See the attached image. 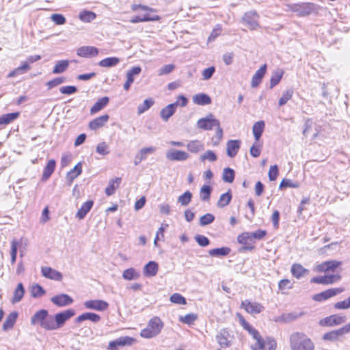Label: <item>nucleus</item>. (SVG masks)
Instances as JSON below:
<instances>
[{"label":"nucleus","mask_w":350,"mask_h":350,"mask_svg":"<svg viewBox=\"0 0 350 350\" xmlns=\"http://www.w3.org/2000/svg\"><path fill=\"white\" fill-rule=\"evenodd\" d=\"M177 106L178 102H175L163 108L160 111V116L163 120L167 122L169 118L175 113Z\"/></svg>","instance_id":"aec40b11"},{"label":"nucleus","mask_w":350,"mask_h":350,"mask_svg":"<svg viewBox=\"0 0 350 350\" xmlns=\"http://www.w3.org/2000/svg\"><path fill=\"white\" fill-rule=\"evenodd\" d=\"M77 54L82 57L91 58L98 54V49L94 46H83L77 49Z\"/></svg>","instance_id":"f3484780"},{"label":"nucleus","mask_w":350,"mask_h":350,"mask_svg":"<svg viewBox=\"0 0 350 350\" xmlns=\"http://www.w3.org/2000/svg\"><path fill=\"white\" fill-rule=\"evenodd\" d=\"M100 317L93 312H85L77 317L75 319V322L81 323L85 320H90L93 323H98L100 320Z\"/></svg>","instance_id":"a878e982"},{"label":"nucleus","mask_w":350,"mask_h":350,"mask_svg":"<svg viewBox=\"0 0 350 350\" xmlns=\"http://www.w3.org/2000/svg\"><path fill=\"white\" fill-rule=\"evenodd\" d=\"M335 309L337 310H345L350 308V297L347 299L341 301L336 302L334 306Z\"/></svg>","instance_id":"774afa93"},{"label":"nucleus","mask_w":350,"mask_h":350,"mask_svg":"<svg viewBox=\"0 0 350 350\" xmlns=\"http://www.w3.org/2000/svg\"><path fill=\"white\" fill-rule=\"evenodd\" d=\"M93 204L94 202L92 200H88L83 203L81 207L77 212L76 217L79 219H83L87 213L92 209Z\"/></svg>","instance_id":"bb28decb"},{"label":"nucleus","mask_w":350,"mask_h":350,"mask_svg":"<svg viewBox=\"0 0 350 350\" xmlns=\"http://www.w3.org/2000/svg\"><path fill=\"white\" fill-rule=\"evenodd\" d=\"M219 122L218 120L215 118L213 114L209 113L206 117L198 120L197 126L205 131H210L215 126H219Z\"/></svg>","instance_id":"20e7f679"},{"label":"nucleus","mask_w":350,"mask_h":350,"mask_svg":"<svg viewBox=\"0 0 350 350\" xmlns=\"http://www.w3.org/2000/svg\"><path fill=\"white\" fill-rule=\"evenodd\" d=\"M232 196L230 190L220 196L219 199L217 203L218 207L224 208L229 204L232 200Z\"/></svg>","instance_id":"37998d69"},{"label":"nucleus","mask_w":350,"mask_h":350,"mask_svg":"<svg viewBox=\"0 0 350 350\" xmlns=\"http://www.w3.org/2000/svg\"><path fill=\"white\" fill-rule=\"evenodd\" d=\"M120 59L118 57H110L102 59L98 62V64L100 67L110 68L116 66L120 62Z\"/></svg>","instance_id":"a19ab883"},{"label":"nucleus","mask_w":350,"mask_h":350,"mask_svg":"<svg viewBox=\"0 0 350 350\" xmlns=\"http://www.w3.org/2000/svg\"><path fill=\"white\" fill-rule=\"evenodd\" d=\"M192 193L189 191H186L183 194L180 195L177 200L178 203L182 206H187L191 201Z\"/></svg>","instance_id":"5fc2aeb1"},{"label":"nucleus","mask_w":350,"mask_h":350,"mask_svg":"<svg viewBox=\"0 0 350 350\" xmlns=\"http://www.w3.org/2000/svg\"><path fill=\"white\" fill-rule=\"evenodd\" d=\"M345 291L344 288H329L314 295L313 299L317 301H325L332 297L338 295Z\"/></svg>","instance_id":"1a4fd4ad"},{"label":"nucleus","mask_w":350,"mask_h":350,"mask_svg":"<svg viewBox=\"0 0 350 350\" xmlns=\"http://www.w3.org/2000/svg\"><path fill=\"white\" fill-rule=\"evenodd\" d=\"M240 321L244 329L248 331L255 340L261 337L259 332L250 325L243 318H241Z\"/></svg>","instance_id":"c03bdc74"},{"label":"nucleus","mask_w":350,"mask_h":350,"mask_svg":"<svg viewBox=\"0 0 350 350\" xmlns=\"http://www.w3.org/2000/svg\"><path fill=\"white\" fill-rule=\"evenodd\" d=\"M267 71V64H263L260 68L254 73L252 78L251 86L252 88L257 87L262 81L263 77Z\"/></svg>","instance_id":"412c9836"},{"label":"nucleus","mask_w":350,"mask_h":350,"mask_svg":"<svg viewBox=\"0 0 350 350\" xmlns=\"http://www.w3.org/2000/svg\"><path fill=\"white\" fill-rule=\"evenodd\" d=\"M284 75L283 70L280 69H277L275 70L271 77L270 79V88H273L276 85H278L281 81L282 76Z\"/></svg>","instance_id":"a18cd8bd"},{"label":"nucleus","mask_w":350,"mask_h":350,"mask_svg":"<svg viewBox=\"0 0 350 350\" xmlns=\"http://www.w3.org/2000/svg\"><path fill=\"white\" fill-rule=\"evenodd\" d=\"M135 339L130 336H122L117 338L115 340L111 341L109 344V347H117L118 346H126V345H131Z\"/></svg>","instance_id":"5701e85b"},{"label":"nucleus","mask_w":350,"mask_h":350,"mask_svg":"<svg viewBox=\"0 0 350 350\" xmlns=\"http://www.w3.org/2000/svg\"><path fill=\"white\" fill-rule=\"evenodd\" d=\"M342 262L338 260H328L325 261L321 265H318V270L319 271H334L337 267H338Z\"/></svg>","instance_id":"4be33fe9"},{"label":"nucleus","mask_w":350,"mask_h":350,"mask_svg":"<svg viewBox=\"0 0 350 350\" xmlns=\"http://www.w3.org/2000/svg\"><path fill=\"white\" fill-rule=\"evenodd\" d=\"M215 220V216L211 213H206L200 218L199 224L201 226H204L213 223Z\"/></svg>","instance_id":"4d7b16f0"},{"label":"nucleus","mask_w":350,"mask_h":350,"mask_svg":"<svg viewBox=\"0 0 350 350\" xmlns=\"http://www.w3.org/2000/svg\"><path fill=\"white\" fill-rule=\"evenodd\" d=\"M82 172V165L81 163H78L73 169L69 171L66 174V179L71 184L73 180L79 176Z\"/></svg>","instance_id":"c9c22d12"},{"label":"nucleus","mask_w":350,"mask_h":350,"mask_svg":"<svg viewBox=\"0 0 350 350\" xmlns=\"http://www.w3.org/2000/svg\"><path fill=\"white\" fill-rule=\"evenodd\" d=\"M17 317L18 313L16 312L10 313L3 324V330L7 331L12 329L16 323Z\"/></svg>","instance_id":"72a5a7b5"},{"label":"nucleus","mask_w":350,"mask_h":350,"mask_svg":"<svg viewBox=\"0 0 350 350\" xmlns=\"http://www.w3.org/2000/svg\"><path fill=\"white\" fill-rule=\"evenodd\" d=\"M75 314V312L73 309H68L63 312L57 313L54 317L55 319V325L57 328L62 327L69 319L72 317Z\"/></svg>","instance_id":"9b49d317"},{"label":"nucleus","mask_w":350,"mask_h":350,"mask_svg":"<svg viewBox=\"0 0 350 350\" xmlns=\"http://www.w3.org/2000/svg\"><path fill=\"white\" fill-rule=\"evenodd\" d=\"M170 300L171 302L177 304H186L187 303L185 298L179 293H174L172 295Z\"/></svg>","instance_id":"69168bd1"},{"label":"nucleus","mask_w":350,"mask_h":350,"mask_svg":"<svg viewBox=\"0 0 350 350\" xmlns=\"http://www.w3.org/2000/svg\"><path fill=\"white\" fill-rule=\"evenodd\" d=\"M230 333L227 329L220 330L215 336L217 343L221 348H228L232 345L229 340Z\"/></svg>","instance_id":"ddd939ff"},{"label":"nucleus","mask_w":350,"mask_h":350,"mask_svg":"<svg viewBox=\"0 0 350 350\" xmlns=\"http://www.w3.org/2000/svg\"><path fill=\"white\" fill-rule=\"evenodd\" d=\"M288 10L297 13L299 16H306L317 10V5L314 3L304 2L299 3H288Z\"/></svg>","instance_id":"7ed1b4c3"},{"label":"nucleus","mask_w":350,"mask_h":350,"mask_svg":"<svg viewBox=\"0 0 350 350\" xmlns=\"http://www.w3.org/2000/svg\"><path fill=\"white\" fill-rule=\"evenodd\" d=\"M256 344L253 350H275L276 348V341L273 338H267L265 340L262 337L256 340Z\"/></svg>","instance_id":"39448f33"},{"label":"nucleus","mask_w":350,"mask_h":350,"mask_svg":"<svg viewBox=\"0 0 350 350\" xmlns=\"http://www.w3.org/2000/svg\"><path fill=\"white\" fill-rule=\"evenodd\" d=\"M258 14L255 10H250L245 13L242 17V22L245 23L252 29H256L258 27Z\"/></svg>","instance_id":"423d86ee"},{"label":"nucleus","mask_w":350,"mask_h":350,"mask_svg":"<svg viewBox=\"0 0 350 350\" xmlns=\"http://www.w3.org/2000/svg\"><path fill=\"white\" fill-rule=\"evenodd\" d=\"M163 323L160 318H152L146 328L141 331L140 336L145 338H151L157 336L161 331Z\"/></svg>","instance_id":"f03ea898"},{"label":"nucleus","mask_w":350,"mask_h":350,"mask_svg":"<svg viewBox=\"0 0 350 350\" xmlns=\"http://www.w3.org/2000/svg\"><path fill=\"white\" fill-rule=\"evenodd\" d=\"M241 146L240 140H228L226 144V152L228 157L233 158L234 157Z\"/></svg>","instance_id":"6ab92c4d"},{"label":"nucleus","mask_w":350,"mask_h":350,"mask_svg":"<svg viewBox=\"0 0 350 350\" xmlns=\"http://www.w3.org/2000/svg\"><path fill=\"white\" fill-rule=\"evenodd\" d=\"M211 97L204 93L197 94L193 97V102L198 105H206L211 103Z\"/></svg>","instance_id":"7c9ffc66"},{"label":"nucleus","mask_w":350,"mask_h":350,"mask_svg":"<svg viewBox=\"0 0 350 350\" xmlns=\"http://www.w3.org/2000/svg\"><path fill=\"white\" fill-rule=\"evenodd\" d=\"M21 244L22 240H16L14 239L11 241L10 262L12 265L16 262L18 249L21 247Z\"/></svg>","instance_id":"e433bc0d"},{"label":"nucleus","mask_w":350,"mask_h":350,"mask_svg":"<svg viewBox=\"0 0 350 350\" xmlns=\"http://www.w3.org/2000/svg\"><path fill=\"white\" fill-rule=\"evenodd\" d=\"M41 273L42 276L50 280L60 282L63 278V275L61 272L49 267H42L41 268Z\"/></svg>","instance_id":"2eb2a0df"},{"label":"nucleus","mask_w":350,"mask_h":350,"mask_svg":"<svg viewBox=\"0 0 350 350\" xmlns=\"http://www.w3.org/2000/svg\"><path fill=\"white\" fill-rule=\"evenodd\" d=\"M48 314L49 312L45 309H41L37 311L31 318V325H39L42 327Z\"/></svg>","instance_id":"a211bd4d"},{"label":"nucleus","mask_w":350,"mask_h":350,"mask_svg":"<svg viewBox=\"0 0 350 350\" xmlns=\"http://www.w3.org/2000/svg\"><path fill=\"white\" fill-rule=\"evenodd\" d=\"M265 122L260 120L255 122L252 126V132L256 141H258L265 129Z\"/></svg>","instance_id":"473e14b6"},{"label":"nucleus","mask_w":350,"mask_h":350,"mask_svg":"<svg viewBox=\"0 0 350 350\" xmlns=\"http://www.w3.org/2000/svg\"><path fill=\"white\" fill-rule=\"evenodd\" d=\"M293 90L290 89L283 92L282 97L279 99L278 104L280 106L284 105L293 96Z\"/></svg>","instance_id":"13d9d810"},{"label":"nucleus","mask_w":350,"mask_h":350,"mask_svg":"<svg viewBox=\"0 0 350 350\" xmlns=\"http://www.w3.org/2000/svg\"><path fill=\"white\" fill-rule=\"evenodd\" d=\"M201 161L208 160L211 162L215 161L217 160V155L213 150H207L204 154L200 156Z\"/></svg>","instance_id":"680f3d73"},{"label":"nucleus","mask_w":350,"mask_h":350,"mask_svg":"<svg viewBox=\"0 0 350 350\" xmlns=\"http://www.w3.org/2000/svg\"><path fill=\"white\" fill-rule=\"evenodd\" d=\"M69 62L68 60H60L56 62L53 70V74H61L64 72L68 67Z\"/></svg>","instance_id":"09e8293b"},{"label":"nucleus","mask_w":350,"mask_h":350,"mask_svg":"<svg viewBox=\"0 0 350 350\" xmlns=\"http://www.w3.org/2000/svg\"><path fill=\"white\" fill-rule=\"evenodd\" d=\"M187 150L192 153H198L204 150V144L198 139L191 140L187 144Z\"/></svg>","instance_id":"cd10ccee"},{"label":"nucleus","mask_w":350,"mask_h":350,"mask_svg":"<svg viewBox=\"0 0 350 350\" xmlns=\"http://www.w3.org/2000/svg\"><path fill=\"white\" fill-rule=\"evenodd\" d=\"M155 151V148L154 147H148L144 148L140 150L139 153H137L134 159V164L135 165H139L142 161L146 159V156L148 154H151Z\"/></svg>","instance_id":"393cba45"},{"label":"nucleus","mask_w":350,"mask_h":350,"mask_svg":"<svg viewBox=\"0 0 350 350\" xmlns=\"http://www.w3.org/2000/svg\"><path fill=\"white\" fill-rule=\"evenodd\" d=\"M96 17V14L91 11L83 10L79 13V19L85 23H90L94 20Z\"/></svg>","instance_id":"8fccbe9b"},{"label":"nucleus","mask_w":350,"mask_h":350,"mask_svg":"<svg viewBox=\"0 0 350 350\" xmlns=\"http://www.w3.org/2000/svg\"><path fill=\"white\" fill-rule=\"evenodd\" d=\"M30 293L32 297L38 298L45 295L46 291L40 284H34L30 288Z\"/></svg>","instance_id":"49530a36"},{"label":"nucleus","mask_w":350,"mask_h":350,"mask_svg":"<svg viewBox=\"0 0 350 350\" xmlns=\"http://www.w3.org/2000/svg\"><path fill=\"white\" fill-rule=\"evenodd\" d=\"M194 239L201 247H206L210 244V240L204 235L197 234L195 236Z\"/></svg>","instance_id":"338daca9"},{"label":"nucleus","mask_w":350,"mask_h":350,"mask_svg":"<svg viewBox=\"0 0 350 350\" xmlns=\"http://www.w3.org/2000/svg\"><path fill=\"white\" fill-rule=\"evenodd\" d=\"M109 118V115L105 114L101 116H99L89 123V128L91 130H96L105 125V124L108 121Z\"/></svg>","instance_id":"b1692460"},{"label":"nucleus","mask_w":350,"mask_h":350,"mask_svg":"<svg viewBox=\"0 0 350 350\" xmlns=\"http://www.w3.org/2000/svg\"><path fill=\"white\" fill-rule=\"evenodd\" d=\"M304 314L305 312L304 311H294L289 313H284L278 317H275L274 319V321L284 323H289L303 317Z\"/></svg>","instance_id":"0eeeda50"},{"label":"nucleus","mask_w":350,"mask_h":350,"mask_svg":"<svg viewBox=\"0 0 350 350\" xmlns=\"http://www.w3.org/2000/svg\"><path fill=\"white\" fill-rule=\"evenodd\" d=\"M291 350H314L313 341L304 332H295L289 336Z\"/></svg>","instance_id":"f257e3e1"},{"label":"nucleus","mask_w":350,"mask_h":350,"mask_svg":"<svg viewBox=\"0 0 350 350\" xmlns=\"http://www.w3.org/2000/svg\"><path fill=\"white\" fill-rule=\"evenodd\" d=\"M212 187L210 185H204L200 190V199L202 201H208L210 200L212 192Z\"/></svg>","instance_id":"864d4df0"},{"label":"nucleus","mask_w":350,"mask_h":350,"mask_svg":"<svg viewBox=\"0 0 350 350\" xmlns=\"http://www.w3.org/2000/svg\"><path fill=\"white\" fill-rule=\"evenodd\" d=\"M96 151L98 154L103 156L108 154L110 152L109 146L104 142H100L97 145L96 148Z\"/></svg>","instance_id":"052dcab7"},{"label":"nucleus","mask_w":350,"mask_h":350,"mask_svg":"<svg viewBox=\"0 0 350 350\" xmlns=\"http://www.w3.org/2000/svg\"><path fill=\"white\" fill-rule=\"evenodd\" d=\"M250 232H245L239 234L237 237V241L242 245H247L249 241H252Z\"/></svg>","instance_id":"e2e57ef3"},{"label":"nucleus","mask_w":350,"mask_h":350,"mask_svg":"<svg viewBox=\"0 0 350 350\" xmlns=\"http://www.w3.org/2000/svg\"><path fill=\"white\" fill-rule=\"evenodd\" d=\"M231 250L228 247H222L219 248H214L212 250H210L208 251V254L211 256H216V257H220V256H226L228 255L230 252Z\"/></svg>","instance_id":"ea45409f"},{"label":"nucleus","mask_w":350,"mask_h":350,"mask_svg":"<svg viewBox=\"0 0 350 350\" xmlns=\"http://www.w3.org/2000/svg\"><path fill=\"white\" fill-rule=\"evenodd\" d=\"M51 301L59 307H64L72 304L73 299L67 294L62 293L53 297Z\"/></svg>","instance_id":"dca6fc26"},{"label":"nucleus","mask_w":350,"mask_h":350,"mask_svg":"<svg viewBox=\"0 0 350 350\" xmlns=\"http://www.w3.org/2000/svg\"><path fill=\"white\" fill-rule=\"evenodd\" d=\"M142 72V68L140 66L133 67L131 70H128L126 73V79H131L134 82V77L138 75Z\"/></svg>","instance_id":"0e129e2a"},{"label":"nucleus","mask_w":350,"mask_h":350,"mask_svg":"<svg viewBox=\"0 0 350 350\" xmlns=\"http://www.w3.org/2000/svg\"><path fill=\"white\" fill-rule=\"evenodd\" d=\"M158 271V264L154 261L148 262L144 267V273L146 276H154Z\"/></svg>","instance_id":"2f4dec72"},{"label":"nucleus","mask_w":350,"mask_h":350,"mask_svg":"<svg viewBox=\"0 0 350 350\" xmlns=\"http://www.w3.org/2000/svg\"><path fill=\"white\" fill-rule=\"evenodd\" d=\"M166 158L170 161H184L189 158V154L183 150L170 149L166 152Z\"/></svg>","instance_id":"f8f14e48"},{"label":"nucleus","mask_w":350,"mask_h":350,"mask_svg":"<svg viewBox=\"0 0 350 350\" xmlns=\"http://www.w3.org/2000/svg\"><path fill=\"white\" fill-rule=\"evenodd\" d=\"M19 116V112L3 114L0 116V125H7L17 119Z\"/></svg>","instance_id":"58836bf2"},{"label":"nucleus","mask_w":350,"mask_h":350,"mask_svg":"<svg viewBox=\"0 0 350 350\" xmlns=\"http://www.w3.org/2000/svg\"><path fill=\"white\" fill-rule=\"evenodd\" d=\"M306 272H308V270L299 264H293L292 265L291 273L297 279L304 276V273Z\"/></svg>","instance_id":"603ef678"},{"label":"nucleus","mask_w":350,"mask_h":350,"mask_svg":"<svg viewBox=\"0 0 350 350\" xmlns=\"http://www.w3.org/2000/svg\"><path fill=\"white\" fill-rule=\"evenodd\" d=\"M346 321L345 316H340L338 314H333L322 319L319 321L321 326H334L340 325Z\"/></svg>","instance_id":"6e6552de"},{"label":"nucleus","mask_w":350,"mask_h":350,"mask_svg":"<svg viewBox=\"0 0 350 350\" xmlns=\"http://www.w3.org/2000/svg\"><path fill=\"white\" fill-rule=\"evenodd\" d=\"M55 165L56 162L54 159L48 161L43 170L42 180L45 181L50 178L55 169Z\"/></svg>","instance_id":"c85d7f7f"},{"label":"nucleus","mask_w":350,"mask_h":350,"mask_svg":"<svg viewBox=\"0 0 350 350\" xmlns=\"http://www.w3.org/2000/svg\"><path fill=\"white\" fill-rule=\"evenodd\" d=\"M25 292V290L23 284L21 282L18 283L14 291L11 302L12 304H16L21 301L24 296Z\"/></svg>","instance_id":"c756f323"},{"label":"nucleus","mask_w":350,"mask_h":350,"mask_svg":"<svg viewBox=\"0 0 350 350\" xmlns=\"http://www.w3.org/2000/svg\"><path fill=\"white\" fill-rule=\"evenodd\" d=\"M83 305L87 309L97 311H104L109 307V304L107 301L100 299L88 300L83 303Z\"/></svg>","instance_id":"9d476101"},{"label":"nucleus","mask_w":350,"mask_h":350,"mask_svg":"<svg viewBox=\"0 0 350 350\" xmlns=\"http://www.w3.org/2000/svg\"><path fill=\"white\" fill-rule=\"evenodd\" d=\"M109 98L107 96L99 98L90 109V113L94 114L103 109L109 103Z\"/></svg>","instance_id":"f704fd0d"},{"label":"nucleus","mask_w":350,"mask_h":350,"mask_svg":"<svg viewBox=\"0 0 350 350\" xmlns=\"http://www.w3.org/2000/svg\"><path fill=\"white\" fill-rule=\"evenodd\" d=\"M299 187V184L297 182H293L291 179L284 178L281 181L279 188L280 189L287 187L291 188H298Z\"/></svg>","instance_id":"bf43d9fd"},{"label":"nucleus","mask_w":350,"mask_h":350,"mask_svg":"<svg viewBox=\"0 0 350 350\" xmlns=\"http://www.w3.org/2000/svg\"><path fill=\"white\" fill-rule=\"evenodd\" d=\"M55 323L54 316L48 314L42 327L46 330H55L58 329Z\"/></svg>","instance_id":"de8ad7c7"},{"label":"nucleus","mask_w":350,"mask_h":350,"mask_svg":"<svg viewBox=\"0 0 350 350\" xmlns=\"http://www.w3.org/2000/svg\"><path fill=\"white\" fill-rule=\"evenodd\" d=\"M121 183V178H116L111 179L109 181L108 186L105 189V193L107 196H112Z\"/></svg>","instance_id":"4c0bfd02"},{"label":"nucleus","mask_w":350,"mask_h":350,"mask_svg":"<svg viewBox=\"0 0 350 350\" xmlns=\"http://www.w3.org/2000/svg\"><path fill=\"white\" fill-rule=\"evenodd\" d=\"M241 307L248 313L252 314H259L264 309V307L260 304L251 302L249 300L243 301L241 303Z\"/></svg>","instance_id":"4468645a"},{"label":"nucleus","mask_w":350,"mask_h":350,"mask_svg":"<svg viewBox=\"0 0 350 350\" xmlns=\"http://www.w3.org/2000/svg\"><path fill=\"white\" fill-rule=\"evenodd\" d=\"M139 277L140 273L132 267L125 269L122 273V278L126 280H137Z\"/></svg>","instance_id":"79ce46f5"},{"label":"nucleus","mask_w":350,"mask_h":350,"mask_svg":"<svg viewBox=\"0 0 350 350\" xmlns=\"http://www.w3.org/2000/svg\"><path fill=\"white\" fill-rule=\"evenodd\" d=\"M154 102L152 98H149L146 99L144 103L137 107V113L139 115L144 113L146 111L149 109L153 105Z\"/></svg>","instance_id":"6e6d98bb"},{"label":"nucleus","mask_w":350,"mask_h":350,"mask_svg":"<svg viewBox=\"0 0 350 350\" xmlns=\"http://www.w3.org/2000/svg\"><path fill=\"white\" fill-rule=\"evenodd\" d=\"M235 173L233 169L226 167L223 170L222 180L228 183H232L234 180Z\"/></svg>","instance_id":"3c124183"}]
</instances>
